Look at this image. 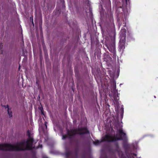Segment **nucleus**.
Returning a JSON list of instances; mask_svg holds the SVG:
<instances>
[{"mask_svg": "<svg viewBox=\"0 0 158 158\" xmlns=\"http://www.w3.org/2000/svg\"><path fill=\"white\" fill-rule=\"evenodd\" d=\"M33 141V139L30 138L26 142L23 141L14 145L0 144V150L18 151L26 149H31L33 148L32 145Z\"/></svg>", "mask_w": 158, "mask_h": 158, "instance_id": "f257e3e1", "label": "nucleus"}, {"mask_svg": "<svg viewBox=\"0 0 158 158\" xmlns=\"http://www.w3.org/2000/svg\"><path fill=\"white\" fill-rule=\"evenodd\" d=\"M126 136L125 134L123 132L122 129H120L118 131V134L116 136L112 137L110 135H107L105 137L102 138V141H114L125 139Z\"/></svg>", "mask_w": 158, "mask_h": 158, "instance_id": "f03ea898", "label": "nucleus"}, {"mask_svg": "<svg viewBox=\"0 0 158 158\" xmlns=\"http://www.w3.org/2000/svg\"><path fill=\"white\" fill-rule=\"evenodd\" d=\"M89 134V132L87 129L86 128L78 129L76 130H71L70 131L68 132V135H63V139H64L67 137L70 138L71 136L74 134H77L81 135L84 134Z\"/></svg>", "mask_w": 158, "mask_h": 158, "instance_id": "7ed1b4c3", "label": "nucleus"}, {"mask_svg": "<svg viewBox=\"0 0 158 158\" xmlns=\"http://www.w3.org/2000/svg\"><path fill=\"white\" fill-rule=\"evenodd\" d=\"M100 141L99 140H96V141L94 142V144H95V145H97L98 144H99L100 143Z\"/></svg>", "mask_w": 158, "mask_h": 158, "instance_id": "20e7f679", "label": "nucleus"}, {"mask_svg": "<svg viewBox=\"0 0 158 158\" xmlns=\"http://www.w3.org/2000/svg\"><path fill=\"white\" fill-rule=\"evenodd\" d=\"M8 114H9V117H12V113H11V112H9V111L8 110Z\"/></svg>", "mask_w": 158, "mask_h": 158, "instance_id": "39448f33", "label": "nucleus"}, {"mask_svg": "<svg viewBox=\"0 0 158 158\" xmlns=\"http://www.w3.org/2000/svg\"><path fill=\"white\" fill-rule=\"evenodd\" d=\"M113 83L114 84V89L115 90L116 89V83L114 82H113Z\"/></svg>", "mask_w": 158, "mask_h": 158, "instance_id": "423d86ee", "label": "nucleus"}, {"mask_svg": "<svg viewBox=\"0 0 158 158\" xmlns=\"http://www.w3.org/2000/svg\"><path fill=\"white\" fill-rule=\"evenodd\" d=\"M125 48V47L124 46H121L120 47V50H121L122 49H123Z\"/></svg>", "mask_w": 158, "mask_h": 158, "instance_id": "0eeeda50", "label": "nucleus"}, {"mask_svg": "<svg viewBox=\"0 0 158 158\" xmlns=\"http://www.w3.org/2000/svg\"><path fill=\"white\" fill-rule=\"evenodd\" d=\"M122 31H123L125 33L126 31V30H125V29H123V30H122Z\"/></svg>", "mask_w": 158, "mask_h": 158, "instance_id": "6e6552de", "label": "nucleus"}, {"mask_svg": "<svg viewBox=\"0 0 158 158\" xmlns=\"http://www.w3.org/2000/svg\"><path fill=\"white\" fill-rule=\"evenodd\" d=\"M113 52H114V50H115V48L114 46L113 47Z\"/></svg>", "mask_w": 158, "mask_h": 158, "instance_id": "1a4fd4ad", "label": "nucleus"}, {"mask_svg": "<svg viewBox=\"0 0 158 158\" xmlns=\"http://www.w3.org/2000/svg\"><path fill=\"white\" fill-rule=\"evenodd\" d=\"M38 147L41 148L42 147V145H40Z\"/></svg>", "mask_w": 158, "mask_h": 158, "instance_id": "9d476101", "label": "nucleus"}, {"mask_svg": "<svg viewBox=\"0 0 158 158\" xmlns=\"http://www.w3.org/2000/svg\"><path fill=\"white\" fill-rule=\"evenodd\" d=\"M42 109H42H42H40V110H41V112H42V114H43V111H42Z\"/></svg>", "mask_w": 158, "mask_h": 158, "instance_id": "9b49d317", "label": "nucleus"}, {"mask_svg": "<svg viewBox=\"0 0 158 158\" xmlns=\"http://www.w3.org/2000/svg\"><path fill=\"white\" fill-rule=\"evenodd\" d=\"M45 126H46V127H47V124H46V123H45Z\"/></svg>", "mask_w": 158, "mask_h": 158, "instance_id": "f8f14e48", "label": "nucleus"}, {"mask_svg": "<svg viewBox=\"0 0 158 158\" xmlns=\"http://www.w3.org/2000/svg\"><path fill=\"white\" fill-rule=\"evenodd\" d=\"M121 110H122L123 111V108H121Z\"/></svg>", "mask_w": 158, "mask_h": 158, "instance_id": "ddd939ff", "label": "nucleus"}, {"mask_svg": "<svg viewBox=\"0 0 158 158\" xmlns=\"http://www.w3.org/2000/svg\"><path fill=\"white\" fill-rule=\"evenodd\" d=\"M125 35H126V34H125V35H124V36L125 38V37H126Z\"/></svg>", "mask_w": 158, "mask_h": 158, "instance_id": "4468645a", "label": "nucleus"}, {"mask_svg": "<svg viewBox=\"0 0 158 158\" xmlns=\"http://www.w3.org/2000/svg\"><path fill=\"white\" fill-rule=\"evenodd\" d=\"M108 49H109V50L110 51V48H108Z\"/></svg>", "mask_w": 158, "mask_h": 158, "instance_id": "2eb2a0df", "label": "nucleus"}, {"mask_svg": "<svg viewBox=\"0 0 158 158\" xmlns=\"http://www.w3.org/2000/svg\"><path fill=\"white\" fill-rule=\"evenodd\" d=\"M1 45H2V44H0V47H1Z\"/></svg>", "mask_w": 158, "mask_h": 158, "instance_id": "dca6fc26", "label": "nucleus"}, {"mask_svg": "<svg viewBox=\"0 0 158 158\" xmlns=\"http://www.w3.org/2000/svg\"><path fill=\"white\" fill-rule=\"evenodd\" d=\"M118 99V98H117V99H116V100H117Z\"/></svg>", "mask_w": 158, "mask_h": 158, "instance_id": "f3484780", "label": "nucleus"}, {"mask_svg": "<svg viewBox=\"0 0 158 158\" xmlns=\"http://www.w3.org/2000/svg\"><path fill=\"white\" fill-rule=\"evenodd\" d=\"M154 98H156V97H155V96H154Z\"/></svg>", "mask_w": 158, "mask_h": 158, "instance_id": "a211bd4d", "label": "nucleus"}, {"mask_svg": "<svg viewBox=\"0 0 158 158\" xmlns=\"http://www.w3.org/2000/svg\"><path fill=\"white\" fill-rule=\"evenodd\" d=\"M126 1H127V0H125Z\"/></svg>", "mask_w": 158, "mask_h": 158, "instance_id": "6ab92c4d", "label": "nucleus"}]
</instances>
